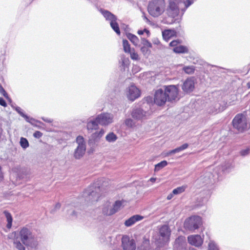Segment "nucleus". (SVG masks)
Returning <instances> with one entry per match:
<instances>
[{"instance_id": "nucleus-1", "label": "nucleus", "mask_w": 250, "mask_h": 250, "mask_svg": "<svg viewBox=\"0 0 250 250\" xmlns=\"http://www.w3.org/2000/svg\"><path fill=\"white\" fill-rule=\"evenodd\" d=\"M192 3L190 0H168V5L166 9V17L165 20L167 24H173L178 20L180 13V6L183 4L182 11L189 6Z\"/></svg>"}, {"instance_id": "nucleus-2", "label": "nucleus", "mask_w": 250, "mask_h": 250, "mask_svg": "<svg viewBox=\"0 0 250 250\" xmlns=\"http://www.w3.org/2000/svg\"><path fill=\"white\" fill-rule=\"evenodd\" d=\"M165 10L164 0H153L150 1L147 7L149 14L153 17H158Z\"/></svg>"}, {"instance_id": "nucleus-3", "label": "nucleus", "mask_w": 250, "mask_h": 250, "mask_svg": "<svg viewBox=\"0 0 250 250\" xmlns=\"http://www.w3.org/2000/svg\"><path fill=\"white\" fill-rule=\"evenodd\" d=\"M203 225V221L201 217L193 215L187 218L184 223V228L187 231L191 232L199 229Z\"/></svg>"}, {"instance_id": "nucleus-4", "label": "nucleus", "mask_w": 250, "mask_h": 250, "mask_svg": "<svg viewBox=\"0 0 250 250\" xmlns=\"http://www.w3.org/2000/svg\"><path fill=\"white\" fill-rule=\"evenodd\" d=\"M233 126L239 132H242L248 128L246 114L245 113L237 114L232 121Z\"/></svg>"}, {"instance_id": "nucleus-5", "label": "nucleus", "mask_w": 250, "mask_h": 250, "mask_svg": "<svg viewBox=\"0 0 250 250\" xmlns=\"http://www.w3.org/2000/svg\"><path fill=\"white\" fill-rule=\"evenodd\" d=\"M19 236L22 243L25 246H30L34 240V236L29 229L23 227L19 231Z\"/></svg>"}, {"instance_id": "nucleus-6", "label": "nucleus", "mask_w": 250, "mask_h": 250, "mask_svg": "<svg viewBox=\"0 0 250 250\" xmlns=\"http://www.w3.org/2000/svg\"><path fill=\"white\" fill-rule=\"evenodd\" d=\"M163 88L168 99V101L172 102L178 99L179 89L177 85H164Z\"/></svg>"}, {"instance_id": "nucleus-7", "label": "nucleus", "mask_w": 250, "mask_h": 250, "mask_svg": "<svg viewBox=\"0 0 250 250\" xmlns=\"http://www.w3.org/2000/svg\"><path fill=\"white\" fill-rule=\"evenodd\" d=\"M167 101H168V99L163 88L158 89L155 91L154 102L157 105L159 106L163 105Z\"/></svg>"}, {"instance_id": "nucleus-8", "label": "nucleus", "mask_w": 250, "mask_h": 250, "mask_svg": "<svg viewBox=\"0 0 250 250\" xmlns=\"http://www.w3.org/2000/svg\"><path fill=\"white\" fill-rule=\"evenodd\" d=\"M159 233L163 243L166 244L169 242L171 230L168 225H164L161 226L159 229Z\"/></svg>"}, {"instance_id": "nucleus-9", "label": "nucleus", "mask_w": 250, "mask_h": 250, "mask_svg": "<svg viewBox=\"0 0 250 250\" xmlns=\"http://www.w3.org/2000/svg\"><path fill=\"white\" fill-rule=\"evenodd\" d=\"M96 121L100 125H106L112 122L113 116L107 113H101L96 118Z\"/></svg>"}, {"instance_id": "nucleus-10", "label": "nucleus", "mask_w": 250, "mask_h": 250, "mask_svg": "<svg viewBox=\"0 0 250 250\" xmlns=\"http://www.w3.org/2000/svg\"><path fill=\"white\" fill-rule=\"evenodd\" d=\"M122 241L124 250H136V244L133 239L130 240L129 238L127 236H123Z\"/></svg>"}, {"instance_id": "nucleus-11", "label": "nucleus", "mask_w": 250, "mask_h": 250, "mask_svg": "<svg viewBox=\"0 0 250 250\" xmlns=\"http://www.w3.org/2000/svg\"><path fill=\"white\" fill-rule=\"evenodd\" d=\"M123 201H117L115 202L113 206L110 209L104 208L103 209V212L106 215H112L118 211L122 206Z\"/></svg>"}, {"instance_id": "nucleus-12", "label": "nucleus", "mask_w": 250, "mask_h": 250, "mask_svg": "<svg viewBox=\"0 0 250 250\" xmlns=\"http://www.w3.org/2000/svg\"><path fill=\"white\" fill-rule=\"evenodd\" d=\"M188 241L189 244L196 247L201 246L203 243V239L200 235H190L188 237Z\"/></svg>"}, {"instance_id": "nucleus-13", "label": "nucleus", "mask_w": 250, "mask_h": 250, "mask_svg": "<svg viewBox=\"0 0 250 250\" xmlns=\"http://www.w3.org/2000/svg\"><path fill=\"white\" fill-rule=\"evenodd\" d=\"M140 96V91L134 85L130 86L127 90V97L131 101H133Z\"/></svg>"}, {"instance_id": "nucleus-14", "label": "nucleus", "mask_w": 250, "mask_h": 250, "mask_svg": "<svg viewBox=\"0 0 250 250\" xmlns=\"http://www.w3.org/2000/svg\"><path fill=\"white\" fill-rule=\"evenodd\" d=\"M194 88V81L192 78L186 80L182 85V89L185 92L188 93L193 91Z\"/></svg>"}, {"instance_id": "nucleus-15", "label": "nucleus", "mask_w": 250, "mask_h": 250, "mask_svg": "<svg viewBox=\"0 0 250 250\" xmlns=\"http://www.w3.org/2000/svg\"><path fill=\"white\" fill-rule=\"evenodd\" d=\"M144 219V216L140 215H134L128 218L125 222V225L126 227H130L136 222L141 221Z\"/></svg>"}, {"instance_id": "nucleus-16", "label": "nucleus", "mask_w": 250, "mask_h": 250, "mask_svg": "<svg viewBox=\"0 0 250 250\" xmlns=\"http://www.w3.org/2000/svg\"><path fill=\"white\" fill-rule=\"evenodd\" d=\"M164 40L168 42L170 39L177 36V33L174 30L166 29L162 32Z\"/></svg>"}, {"instance_id": "nucleus-17", "label": "nucleus", "mask_w": 250, "mask_h": 250, "mask_svg": "<svg viewBox=\"0 0 250 250\" xmlns=\"http://www.w3.org/2000/svg\"><path fill=\"white\" fill-rule=\"evenodd\" d=\"M85 151V145L78 146L75 153L74 156L76 159H80L84 154Z\"/></svg>"}, {"instance_id": "nucleus-18", "label": "nucleus", "mask_w": 250, "mask_h": 250, "mask_svg": "<svg viewBox=\"0 0 250 250\" xmlns=\"http://www.w3.org/2000/svg\"><path fill=\"white\" fill-rule=\"evenodd\" d=\"M98 124H99L96 121V119L94 121H90L87 124V129L90 132H92L94 130H96L98 128Z\"/></svg>"}, {"instance_id": "nucleus-19", "label": "nucleus", "mask_w": 250, "mask_h": 250, "mask_svg": "<svg viewBox=\"0 0 250 250\" xmlns=\"http://www.w3.org/2000/svg\"><path fill=\"white\" fill-rule=\"evenodd\" d=\"M100 12L103 14L104 17L106 19V20L110 21V22L117 18L114 15L107 10L101 9Z\"/></svg>"}, {"instance_id": "nucleus-20", "label": "nucleus", "mask_w": 250, "mask_h": 250, "mask_svg": "<svg viewBox=\"0 0 250 250\" xmlns=\"http://www.w3.org/2000/svg\"><path fill=\"white\" fill-rule=\"evenodd\" d=\"M110 24L113 30L118 35L121 34L119 24L117 22V18L110 22Z\"/></svg>"}, {"instance_id": "nucleus-21", "label": "nucleus", "mask_w": 250, "mask_h": 250, "mask_svg": "<svg viewBox=\"0 0 250 250\" xmlns=\"http://www.w3.org/2000/svg\"><path fill=\"white\" fill-rule=\"evenodd\" d=\"M188 48L183 45H179L173 48V51L176 53H185L188 52Z\"/></svg>"}, {"instance_id": "nucleus-22", "label": "nucleus", "mask_w": 250, "mask_h": 250, "mask_svg": "<svg viewBox=\"0 0 250 250\" xmlns=\"http://www.w3.org/2000/svg\"><path fill=\"white\" fill-rule=\"evenodd\" d=\"M13 244L14 247L18 250H25V248L23 246V244L21 243L19 240L18 237H15L13 239Z\"/></svg>"}, {"instance_id": "nucleus-23", "label": "nucleus", "mask_w": 250, "mask_h": 250, "mask_svg": "<svg viewBox=\"0 0 250 250\" xmlns=\"http://www.w3.org/2000/svg\"><path fill=\"white\" fill-rule=\"evenodd\" d=\"M3 213L5 214V216L6 218L7 221V228L8 229H10L12 226V221H13V218H12V215L10 214V213H9L7 210H4L3 211Z\"/></svg>"}, {"instance_id": "nucleus-24", "label": "nucleus", "mask_w": 250, "mask_h": 250, "mask_svg": "<svg viewBox=\"0 0 250 250\" xmlns=\"http://www.w3.org/2000/svg\"><path fill=\"white\" fill-rule=\"evenodd\" d=\"M127 37L134 45H138L139 43V40L136 36L129 33L127 34Z\"/></svg>"}, {"instance_id": "nucleus-25", "label": "nucleus", "mask_w": 250, "mask_h": 250, "mask_svg": "<svg viewBox=\"0 0 250 250\" xmlns=\"http://www.w3.org/2000/svg\"><path fill=\"white\" fill-rule=\"evenodd\" d=\"M123 45L124 51L125 53H128L132 50L130 47V45L126 40H123Z\"/></svg>"}, {"instance_id": "nucleus-26", "label": "nucleus", "mask_w": 250, "mask_h": 250, "mask_svg": "<svg viewBox=\"0 0 250 250\" xmlns=\"http://www.w3.org/2000/svg\"><path fill=\"white\" fill-rule=\"evenodd\" d=\"M143 115V111L140 109H135L132 113V116L135 119H140Z\"/></svg>"}, {"instance_id": "nucleus-27", "label": "nucleus", "mask_w": 250, "mask_h": 250, "mask_svg": "<svg viewBox=\"0 0 250 250\" xmlns=\"http://www.w3.org/2000/svg\"><path fill=\"white\" fill-rule=\"evenodd\" d=\"M187 188V186H182L181 187H178L172 190V193L174 195L180 194L185 191Z\"/></svg>"}, {"instance_id": "nucleus-28", "label": "nucleus", "mask_w": 250, "mask_h": 250, "mask_svg": "<svg viewBox=\"0 0 250 250\" xmlns=\"http://www.w3.org/2000/svg\"><path fill=\"white\" fill-rule=\"evenodd\" d=\"M106 140L109 142L115 141L117 139V136L113 132H110L106 136Z\"/></svg>"}, {"instance_id": "nucleus-29", "label": "nucleus", "mask_w": 250, "mask_h": 250, "mask_svg": "<svg viewBox=\"0 0 250 250\" xmlns=\"http://www.w3.org/2000/svg\"><path fill=\"white\" fill-rule=\"evenodd\" d=\"M167 165V162L165 161H162L158 164H156L155 166V171H159L161 168L164 167Z\"/></svg>"}, {"instance_id": "nucleus-30", "label": "nucleus", "mask_w": 250, "mask_h": 250, "mask_svg": "<svg viewBox=\"0 0 250 250\" xmlns=\"http://www.w3.org/2000/svg\"><path fill=\"white\" fill-rule=\"evenodd\" d=\"M130 54V58L132 60H139V57L138 53L135 52V49L134 48L132 49V50L128 53Z\"/></svg>"}, {"instance_id": "nucleus-31", "label": "nucleus", "mask_w": 250, "mask_h": 250, "mask_svg": "<svg viewBox=\"0 0 250 250\" xmlns=\"http://www.w3.org/2000/svg\"><path fill=\"white\" fill-rule=\"evenodd\" d=\"M183 70L185 73L188 74H191L194 73L195 71L194 67L193 66H185L183 68Z\"/></svg>"}, {"instance_id": "nucleus-32", "label": "nucleus", "mask_w": 250, "mask_h": 250, "mask_svg": "<svg viewBox=\"0 0 250 250\" xmlns=\"http://www.w3.org/2000/svg\"><path fill=\"white\" fill-rule=\"evenodd\" d=\"M20 145L23 148H26L29 146V143L27 140L23 137H21L20 139Z\"/></svg>"}, {"instance_id": "nucleus-33", "label": "nucleus", "mask_w": 250, "mask_h": 250, "mask_svg": "<svg viewBox=\"0 0 250 250\" xmlns=\"http://www.w3.org/2000/svg\"><path fill=\"white\" fill-rule=\"evenodd\" d=\"M208 250H219V249L216 244L211 242L208 243Z\"/></svg>"}, {"instance_id": "nucleus-34", "label": "nucleus", "mask_w": 250, "mask_h": 250, "mask_svg": "<svg viewBox=\"0 0 250 250\" xmlns=\"http://www.w3.org/2000/svg\"><path fill=\"white\" fill-rule=\"evenodd\" d=\"M182 42V41L180 40H175L171 41L169 45L171 47H173V48L178 46L179 44Z\"/></svg>"}, {"instance_id": "nucleus-35", "label": "nucleus", "mask_w": 250, "mask_h": 250, "mask_svg": "<svg viewBox=\"0 0 250 250\" xmlns=\"http://www.w3.org/2000/svg\"><path fill=\"white\" fill-rule=\"evenodd\" d=\"M76 142L78 144V146L85 145L83 138L81 136H79L77 137Z\"/></svg>"}, {"instance_id": "nucleus-36", "label": "nucleus", "mask_w": 250, "mask_h": 250, "mask_svg": "<svg viewBox=\"0 0 250 250\" xmlns=\"http://www.w3.org/2000/svg\"><path fill=\"white\" fill-rule=\"evenodd\" d=\"M141 51L143 53L144 55H146L147 54H149L150 52V51L149 49L147 48V47L142 46L141 48Z\"/></svg>"}, {"instance_id": "nucleus-37", "label": "nucleus", "mask_w": 250, "mask_h": 250, "mask_svg": "<svg viewBox=\"0 0 250 250\" xmlns=\"http://www.w3.org/2000/svg\"><path fill=\"white\" fill-rule=\"evenodd\" d=\"M129 64V60L128 58H124L122 60V65L124 67H127Z\"/></svg>"}, {"instance_id": "nucleus-38", "label": "nucleus", "mask_w": 250, "mask_h": 250, "mask_svg": "<svg viewBox=\"0 0 250 250\" xmlns=\"http://www.w3.org/2000/svg\"><path fill=\"white\" fill-rule=\"evenodd\" d=\"M42 135L43 134L41 132L39 131H36L33 134V136L36 138L39 139L42 136Z\"/></svg>"}, {"instance_id": "nucleus-39", "label": "nucleus", "mask_w": 250, "mask_h": 250, "mask_svg": "<svg viewBox=\"0 0 250 250\" xmlns=\"http://www.w3.org/2000/svg\"><path fill=\"white\" fill-rule=\"evenodd\" d=\"M125 124L128 126H132L133 125V122L132 119H128L125 121Z\"/></svg>"}, {"instance_id": "nucleus-40", "label": "nucleus", "mask_w": 250, "mask_h": 250, "mask_svg": "<svg viewBox=\"0 0 250 250\" xmlns=\"http://www.w3.org/2000/svg\"><path fill=\"white\" fill-rule=\"evenodd\" d=\"M144 47H147L149 49L150 48L152 47V44L147 40H146L144 43Z\"/></svg>"}, {"instance_id": "nucleus-41", "label": "nucleus", "mask_w": 250, "mask_h": 250, "mask_svg": "<svg viewBox=\"0 0 250 250\" xmlns=\"http://www.w3.org/2000/svg\"><path fill=\"white\" fill-rule=\"evenodd\" d=\"M188 146V145L187 143L182 145L181 146L178 147L179 151L183 150L186 148H187Z\"/></svg>"}, {"instance_id": "nucleus-42", "label": "nucleus", "mask_w": 250, "mask_h": 250, "mask_svg": "<svg viewBox=\"0 0 250 250\" xmlns=\"http://www.w3.org/2000/svg\"><path fill=\"white\" fill-rule=\"evenodd\" d=\"M98 132H96L92 135V138L94 140L99 139L101 137L98 136Z\"/></svg>"}, {"instance_id": "nucleus-43", "label": "nucleus", "mask_w": 250, "mask_h": 250, "mask_svg": "<svg viewBox=\"0 0 250 250\" xmlns=\"http://www.w3.org/2000/svg\"><path fill=\"white\" fill-rule=\"evenodd\" d=\"M0 92L2 94V95L4 97L7 96V94L6 92L5 91V90L4 89V88L2 87V86L1 85H0Z\"/></svg>"}, {"instance_id": "nucleus-44", "label": "nucleus", "mask_w": 250, "mask_h": 250, "mask_svg": "<svg viewBox=\"0 0 250 250\" xmlns=\"http://www.w3.org/2000/svg\"><path fill=\"white\" fill-rule=\"evenodd\" d=\"M0 105L5 107L7 105V104L5 100L2 98H0Z\"/></svg>"}, {"instance_id": "nucleus-45", "label": "nucleus", "mask_w": 250, "mask_h": 250, "mask_svg": "<svg viewBox=\"0 0 250 250\" xmlns=\"http://www.w3.org/2000/svg\"><path fill=\"white\" fill-rule=\"evenodd\" d=\"M180 152L178 147L177 148H176L175 149H174L173 150H170L168 153V154H172V153H177V152Z\"/></svg>"}, {"instance_id": "nucleus-46", "label": "nucleus", "mask_w": 250, "mask_h": 250, "mask_svg": "<svg viewBox=\"0 0 250 250\" xmlns=\"http://www.w3.org/2000/svg\"><path fill=\"white\" fill-rule=\"evenodd\" d=\"M104 129H101L100 131L98 132V136H100V137H102L103 136V135L104 134Z\"/></svg>"}, {"instance_id": "nucleus-47", "label": "nucleus", "mask_w": 250, "mask_h": 250, "mask_svg": "<svg viewBox=\"0 0 250 250\" xmlns=\"http://www.w3.org/2000/svg\"><path fill=\"white\" fill-rule=\"evenodd\" d=\"M249 149H246L244 150L241 151V154L242 155H245L248 154L249 153Z\"/></svg>"}, {"instance_id": "nucleus-48", "label": "nucleus", "mask_w": 250, "mask_h": 250, "mask_svg": "<svg viewBox=\"0 0 250 250\" xmlns=\"http://www.w3.org/2000/svg\"><path fill=\"white\" fill-rule=\"evenodd\" d=\"M3 179V173H2V171H1V167L0 166V182L2 181Z\"/></svg>"}, {"instance_id": "nucleus-49", "label": "nucleus", "mask_w": 250, "mask_h": 250, "mask_svg": "<svg viewBox=\"0 0 250 250\" xmlns=\"http://www.w3.org/2000/svg\"><path fill=\"white\" fill-rule=\"evenodd\" d=\"M174 195V194H173V193H170L167 196V200H170L172 197H173V195Z\"/></svg>"}, {"instance_id": "nucleus-50", "label": "nucleus", "mask_w": 250, "mask_h": 250, "mask_svg": "<svg viewBox=\"0 0 250 250\" xmlns=\"http://www.w3.org/2000/svg\"><path fill=\"white\" fill-rule=\"evenodd\" d=\"M61 204L59 203H58L55 205V208L58 209L60 208L61 207Z\"/></svg>"}, {"instance_id": "nucleus-51", "label": "nucleus", "mask_w": 250, "mask_h": 250, "mask_svg": "<svg viewBox=\"0 0 250 250\" xmlns=\"http://www.w3.org/2000/svg\"><path fill=\"white\" fill-rule=\"evenodd\" d=\"M90 195H91V196L94 195V196H96V197H97V198L99 197V195H96V193H94L93 191H92L91 192H90Z\"/></svg>"}, {"instance_id": "nucleus-52", "label": "nucleus", "mask_w": 250, "mask_h": 250, "mask_svg": "<svg viewBox=\"0 0 250 250\" xmlns=\"http://www.w3.org/2000/svg\"><path fill=\"white\" fill-rule=\"evenodd\" d=\"M144 33V30H138V34L139 35H143Z\"/></svg>"}, {"instance_id": "nucleus-53", "label": "nucleus", "mask_w": 250, "mask_h": 250, "mask_svg": "<svg viewBox=\"0 0 250 250\" xmlns=\"http://www.w3.org/2000/svg\"><path fill=\"white\" fill-rule=\"evenodd\" d=\"M155 178H151L150 179V181L152 182H154L155 181Z\"/></svg>"}, {"instance_id": "nucleus-54", "label": "nucleus", "mask_w": 250, "mask_h": 250, "mask_svg": "<svg viewBox=\"0 0 250 250\" xmlns=\"http://www.w3.org/2000/svg\"><path fill=\"white\" fill-rule=\"evenodd\" d=\"M144 32H146V33H149V31L148 30H147L146 29H144Z\"/></svg>"}, {"instance_id": "nucleus-55", "label": "nucleus", "mask_w": 250, "mask_h": 250, "mask_svg": "<svg viewBox=\"0 0 250 250\" xmlns=\"http://www.w3.org/2000/svg\"><path fill=\"white\" fill-rule=\"evenodd\" d=\"M189 250H197L194 249H193V248H192V249H189Z\"/></svg>"}]
</instances>
